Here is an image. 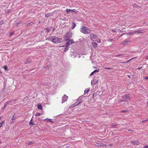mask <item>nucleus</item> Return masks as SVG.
<instances>
[{"label": "nucleus", "instance_id": "nucleus-1", "mask_svg": "<svg viewBox=\"0 0 148 148\" xmlns=\"http://www.w3.org/2000/svg\"><path fill=\"white\" fill-rule=\"evenodd\" d=\"M52 40L53 43H58L62 42V40L61 38H59L56 36H53Z\"/></svg>", "mask_w": 148, "mask_h": 148}, {"label": "nucleus", "instance_id": "nucleus-2", "mask_svg": "<svg viewBox=\"0 0 148 148\" xmlns=\"http://www.w3.org/2000/svg\"><path fill=\"white\" fill-rule=\"evenodd\" d=\"M80 31L82 33L87 34L90 32L91 31L87 27L82 26L80 29Z\"/></svg>", "mask_w": 148, "mask_h": 148}, {"label": "nucleus", "instance_id": "nucleus-3", "mask_svg": "<svg viewBox=\"0 0 148 148\" xmlns=\"http://www.w3.org/2000/svg\"><path fill=\"white\" fill-rule=\"evenodd\" d=\"M72 36V33L71 31H69L64 36V38L66 41L69 40V38H71Z\"/></svg>", "mask_w": 148, "mask_h": 148}, {"label": "nucleus", "instance_id": "nucleus-4", "mask_svg": "<svg viewBox=\"0 0 148 148\" xmlns=\"http://www.w3.org/2000/svg\"><path fill=\"white\" fill-rule=\"evenodd\" d=\"M68 97L66 95H64L62 98V103H63L64 102L66 101L67 100Z\"/></svg>", "mask_w": 148, "mask_h": 148}, {"label": "nucleus", "instance_id": "nucleus-5", "mask_svg": "<svg viewBox=\"0 0 148 148\" xmlns=\"http://www.w3.org/2000/svg\"><path fill=\"white\" fill-rule=\"evenodd\" d=\"M82 102V101L80 99H78L77 100V101L73 105V106L72 107L75 106L77 105H78L79 104L81 103Z\"/></svg>", "mask_w": 148, "mask_h": 148}, {"label": "nucleus", "instance_id": "nucleus-6", "mask_svg": "<svg viewBox=\"0 0 148 148\" xmlns=\"http://www.w3.org/2000/svg\"><path fill=\"white\" fill-rule=\"evenodd\" d=\"M122 98L123 99H130L131 98L129 95V94H126L122 96Z\"/></svg>", "mask_w": 148, "mask_h": 148}, {"label": "nucleus", "instance_id": "nucleus-7", "mask_svg": "<svg viewBox=\"0 0 148 148\" xmlns=\"http://www.w3.org/2000/svg\"><path fill=\"white\" fill-rule=\"evenodd\" d=\"M97 37V36L95 34H92L90 35V37L93 41H95Z\"/></svg>", "mask_w": 148, "mask_h": 148}, {"label": "nucleus", "instance_id": "nucleus-8", "mask_svg": "<svg viewBox=\"0 0 148 148\" xmlns=\"http://www.w3.org/2000/svg\"><path fill=\"white\" fill-rule=\"evenodd\" d=\"M135 34L137 33V34H139L140 33H143L145 32V31L143 30H139L137 31H135Z\"/></svg>", "mask_w": 148, "mask_h": 148}, {"label": "nucleus", "instance_id": "nucleus-9", "mask_svg": "<svg viewBox=\"0 0 148 148\" xmlns=\"http://www.w3.org/2000/svg\"><path fill=\"white\" fill-rule=\"evenodd\" d=\"M131 143H132L133 145H139V142L137 141H134V140H132L131 141Z\"/></svg>", "mask_w": 148, "mask_h": 148}, {"label": "nucleus", "instance_id": "nucleus-10", "mask_svg": "<svg viewBox=\"0 0 148 148\" xmlns=\"http://www.w3.org/2000/svg\"><path fill=\"white\" fill-rule=\"evenodd\" d=\"M130 42V41L127 39L125 40L122 43V45H125Z\"/></svg>", "mask_w": 148, "mask_h": 148}, {"label": "nucleus", "instance_id": "nucleus-11", "mask_svg": "<svg viewBox=\"0 0 148 148\" xmlns=\"http://www.w3.org/2000/svg\"><path fill=\"white\" fill-rule=\"evenodd\" d=\"M32 61L30 58H28L27 59L26 61L25 62V64H27L28 63H30Z\"/></svg>", "mask_w": 148, "mask_h": 148}, {"label": "nucleus", "instance_id": "nucleus-12", "mask_svg": "<svg viewBox=\"0 0 148 148\" xmlns=\"http://www.w3.org/2000/svg\"><path fill=\"white\" fill-rule=\"evenodd\" d=\"M75 10H70V9H66V11L68 13H69V12H75L74 11Z\"/></svg>", "mask_w": 148, "mask_h": 148}, {"label": "nucleus", "instance_id": "nucleus-13", "mask_svg": "<svg viewBox=\"0 0 148 148\" xmlns=\"http://www.w3.org/2000/svg\"><path fill=\"white\" fill-rule=\"evenodd\" d=\"M97 80H93L91 81V83L92 84H95L97 83Z\"/></svg>", "mask_w": 148, "mask_h": 148}, {"label": "nucleus", "instance_id": "nucleus-14", "mask_svg": "<svg viewBox=\"0 0 148 148\" xmlns=\"http://www.w3.org/2000/svg\"><path fill=\"white\" fill-rule=\"evenodd\" d=\"M53 36H51V37H49L47 38V40H48L51 41L52 42V39L53 38Z\"/></svg>", "mask_w": 148, "mask_h": 148}, {"label": "nucleus", "instance_id": "nucleus-15", "mask_svg": "<svg viewBox=\"0 0 148 148\" xmlns=\"http://www.w3.org/2000/svg\"><path fill=\"white\" fill-rule=\"evenodd\" d=\"M111 127H110V128H116V127L117 126V125L112 124L111 125Z\"/></svg>", "mask_w": 148, "mask_h": 148}, {"label": "nucleus", "instance_id": "nucleus-16", "mask_svg": "<svg viewBox=\"0 0 148 148\" xmlns=\"http://www.w3.org/2000/svg\"><path fill=\"white\" fill-rule=\"evenodd\" d=\"M133 6L134 7H136V8H137L138 9H139L140 8V6L138 5L137 4H136V3L133 4Z\"/></svg>", "mask_w": 148, "mask_h": 148}, {"label": "nucleus", "instance_id": "nucleus-17", "mask_svg": "<svg viewBox=\"0 0 148 148\" xmlns=\"http://www.w3.org/2000/svg\"><path fill=\"white\" fill-rule=\"evenodd\" d=\"M73 25L71 27V28L72 29H74L75 27L76 26V24L74 23H73Z\"/></svg>", "mask_w": 148, "mask_h": 148}, {"label": "nucleus", "instance_id": "nucleus-18", "mask_svg": "<svg viewBox=\"0 0 148 148\" xmlns=\"http://www.w3.org/2000/svg\"><path fill=\"white\" fill-rule=\"evenodd\" d=\"M29 124L30 125H35V124L34 123V122L32 121V119H31L30 122L29 123Z\"/></svg>", "mask_w": 148, "mask_h": 148}, {"label": "nucleus", "instance_id": "nucleus-19", "mask_svg": "<svg viewBox=\"0 0 148 148\" xmlns=\"http://www.w3.org/2000/svg\"><path fill=\"white\" fill-rule=\"evenodd\" d=\"M135 34V32H129L127 33V35H133Z\"/></svg>", "mask_w": 148, "mask_h": 148}, {"label": "nucleus", "instance_id": "nucleus-20", "mask_svg": "<svg viewBox=\"0 0 148 148\" xmlns=\"http://www.w3.org/2000/svg\"><path fill=\"white\" fill-rule=\"evenodd\" d=\"M70 45V43H69V42H66V48L67 47H68L69 45Z\"/></svg>", "mask_w": 148, "mask_h": 148}, {"label": "nucleus", "instance_id": "nucleus-21", "mask_svg": "<svg viewBox=\"0 0 148 148\" xmlns=\"http://www.w3.org/2000/svg\"><path fill=\"white\" fill-rule=\"evenodd\" d=\"M92 45H93V46L94 47H96L97 46V44L95 42H93L92 43Z\"/></svg>", "mask_w": 148, "mask_h": 148}, {"label": "nucleus", "instance_id": "nucleus-22", "mask_svg": "<svg viewBox=\"0 0 148 148\" xmlns=\"http://www.w3.org/2000/svg\"><path fill=\"white\" fill-rule=\"evenodd\" d=\"M38 109L42 110V107L41 105H38Z\"/></svg>", "mask_w": 148, "mask_h": 148}, {"label": "nucleus", "instance_id": "nucleus-23", "mask_svg": "<svg viewBox=\"0 0 148 148\" xmlns=\"http://www.w3.org/2000/svg\"><path fill=\"white\" fill-rule=\"evenodd\" d=\"M47 120L51 122V123L53 122V121H52V120L51 119H45L44 120V121Z\"/></svg>", "mask_w": 148, "mask_h": 148}, {"label": "nucleus", "instance_id": "nucleus-24", "mask_svg": "<svg viewBox=\"0 0 148 148\" xmlns=\"http://www.w3.org/2000/svg\"><path fill=\"white\" fill-rule=\"evenodd\" d=\"M90 89L86 88L84 90V93H86L88 92L89 90Z\"/></svg>", "mask_w": 148, "mask_h": 148}, {"label": "nucleus", "instance_id": "nucleus-25", "mask_svg": "<svg viewBox=\"0 0 148 148\" xmlns=\"http://www.w3.org/2000/svg\"><path fill=\"white\" fill-rule=\"evenodd\" d=\"M45 29L46 30V32H47V33H48L50 31H51V29H50V28H46Z\"/></svg>", "mask_w": 148, "mask_h": 148}, {"label": "nucleus", "instance_id": "nucleus-26", "mask_svg": "<svg viewBox=\"0 0 148 148\" xmlns=\"http://www.w3.org/2000/svg\"><path fill=\"white\" fill-rule=\"evenodd\" d=\"M4 121H3L1 123H0V128L1 127L2 125H3V123H4Z\"/></svg>", "mask_w": 148, "mask_h": 148}, {"label": "nucleus", "instance_id": "nucleus-27", "mask_svg": "<svg viewBox=\"0 0 148 148\" xmlns=\"http://www.w3.org/2000/svg\"><path fill=\"white\" fill-rule=\"evenodd\" d=\"M33 143H34L33 142H28L27 143V144L28 145H30L33 144Z\"/></svg>", "mask_w": 148, "mask_h": 148}, {"label": "nucleus", "instance_id": "nucleus-28", "mask_svg": "<svg viewBox=\"0 0 148 148\" xmlns=\"http://www.w3.org/2000/svg\"><path fill=\"white\" fill-rule=\"evenodd\" d=\"M125 101H126V100H125L121 99V100H119V102L121 103V102H123Z\"/></svg>", "mask_w": 148, "mask_h": 148}, {"label": "nucleus", "instance_id": "nucleus-29", "mask_svg": "<svg viewBox=\"0 0 148 148\" xmlns=\"http://www.w3.org/2000/svg\"><path fill=\"white\" fill-rule=\"evenodd\" d=\"M50 16V14L49 13H48V14H45V16L47 17H49Z\"/></svg>", "mask_w": 148, "mask_h": 148}, {"label": "nucleus", "instance_id": "nucleus-30", "mask_svg": "<svg viewBox=\"0 0 148 148\" xmlns=\"http://www.w3.org/2000/svg\"><path fill=\"white\" fill-rule=\"evenodd\" d=\"M16 117L14 115H13V116L12 117V121L14 120L16 118Z\"/></svg>", "mask_w": 148, "mask_h": 148}, {"label": "nucleus", "instance_id": "nucleus-31", "mask_svg": "<svg viewBox=\"0 0 148 148\" xmlns=\"http://www.w3.org/2000/svg\"><path fill=\"white\" fill-rule=\"evenodd\" d=\"M99 72V69H98V70H94L93 72H94V73H96V72Z\"/></svg>", "mask_w": 148, "mask_h": 148}, {"label": "nucleus", "instance_id": "nucleus-32", "mask_svg": "<svg viewBox=\"0 0 148 148\" xmlns=\"http://www.w3.org/2000/svg\"><path fill=\"white\" fill-rule=\"evenodd\" d=\"M41 115V114L39 113H37L35 115L37 116H39Z\"/></svg>", "mask_w": 148, "mask_h": 148}, {"label": "nucleus", "instance_id": "nucleus-33", "mask_svg": "<svg viewBox=\"0 0 148 148\" xmlns=\"http://www.w3.org/2000/svg\"><path fill=\"white\" fill-rule=\"evenodd\" d=\"M70 42H71V44H72L73 43H74V42L73 41V39H71L70 40Z\"/></svg>", "mask_w": 148, "mask_h": 148}, {"label": "nucleus", "instance_id": "nucleus-34", "mask_svg": "<svg viewBox=\"0 0 148 148\" xmlns=\"http://www.w3.org/2000/svg\"><path fill=\"white\" fill-rule=\"evenodd\" d=\"M123 54H118V55H116V57H119V56H122L123 55Z\"/></svg>", "mask_w": 148, "mask_h": 148}, {"label": "nucleus", "instance_id": "nucleus-35", "mask_svg": "<svg viewBox=\"0 0 148 148\" xmlns=\"http://www.w3.org/2000/svg\"><path fill=\"white\" fill-rule=\"evenodd\" d=\"M3 68L4 69V70H7V67L6 66H4Z\"/></svg>", "mask_w": 148, "mask_h": 148}, {"label": "nucleus", "instance_id": "nucleus-36", "mask_svg": "<svg viewBox=\"0 0 148 148\" xmlns=\"http://www.w3.org/2000/svg\"><path fill=\"white\" fill-rule=\"evenodd\" d=\"M21 21H18L16 23L17 25H18V24L21 23Z\"/></svg>", "mask_w": 148, "mask_h": 148}, {"label": "nucleus", "instance_id": "nucleus-37", "mask_svg": "<svg viewBox=\"0 0 148 148\" xmlns=\"http://www.w3.org/2000/svg\"><path fill=\"white\" fill-rule=\"evenodd\" d=\"M105 69H108V70H110L112 69V68H109V67H105Z\"/></svg>", "mask_w": 148, "mask_h": 148}, {"label": "nucleus", "instance_id": "nucleus-38", "mask_svg": "<svg viewBox=\"0 0 148 148\" xmlns=\"http://www.w3.org/2000/svg\"><path fill=\"white\" fill-rule=\"evenodd\" d=\"M4 23V21H1L0 22V25H1L3 24Z\"/></svg>", "mask_w": 148, "mask_h": 148}, {"label": "nucleus", "instance_id": "nucleus-39", "mask_svg": "<svg viewBox=\"0 0 148 148\" xmlns=\"http://www.w3.org/2000/svg\"><path fill=\"white\" fill-rule=\"evenodd\" d=\"M11 101H8L6 102V104L7 105V104H9L10 103H11Z\"/></svg>", "mask_w": 148, "mask_h": 148}, {"label": "nucleus", "instance_id": "nucleus-40", "mask_svg": "<svg viewBox=\"0 0 148 148\" xmlns=\"http://www.w3.org/2000/svg\"><path fill=\"white\" fill-rule=\"evenodd\" d=\"M134 58H132V59H130L128 60L127 62H126L127 63L129 62L132 60V59H133Z\"/></svg>", "mask_w": 148, "mask_h": 148}, {"label": "nucleus", "instance_id": "nucleus-41", "mask_svg": "<svg viewBox=\"0 0 148 148\" xmlns=\"http://www.w3.org/2000/svg\"><path fill=\"white\" fill-rule=\"evenodd\" d=\"M148 121V119H146V120H145L142 121H141V122H144L146 121Z\"/></svg>", "mask_w": 148, "mask_h": 148}, {"label": "nucleus", "instance_id": "nucleus-42", "mask_svg": "<svg viewBox=\"0 0 148 148\" xmlns=\"http://www.w3.org/2000/svg\"><path fill=\"white\" fill-rule=\"evenodd\" d=\"M7 106V105L6 104V103H5L4 106L3 107V109H5L6 108Z\"/></svg>", "mask_w": 148, "mask_h": 148}, {"label": "nucleus", "instance_id": "nucleus-43", "mask_svg": "<svg viewBox=\"0 0 148 148\" xmlns=\"http://www.w3.org/2000/svg\"><path fill=\"white\" fill-rule=\"evenodd\" d=\"M14 34V33L13 32H12L10 33V36H12Z\"/></svg>", "mask_w": 148, "mask_h": 148}, {"label": "nucleus", "instance_id": "nucleus-44", "mask_svg": "<svg viewBox=\"0 0 148 148\" xmlns=\"http://www.w3.org/2000/svg\"><path fill=\"white\" fill-rule=\"evenodd\" d=\"M127 111L126 110H122L121 111L122 112H127Z\"/></svg>", "mask_w": 148, "mask_h": 148}, {"label": "nucleus", "instance_id": "nucleus-45", "mask_svg": "<svg viewBox=\"0 0 148 148\" xmlns=\"http://www.w3.org/2000/svg\"><path fill=\"white\" fill-rule=\"evenodd\" d=\"M94 73V72H92V73H91L90 74V76L92 75H93Z\"/></svg>", "mask_w": 148, "mask_h": 148}, {"label": "nucleus", "instance_id": "nucleus-46", "mask_svg": "<svg viewBox=\"0 0 148 148\" xmlns=\"http://www.w3.org/2000/svg\"><path fill=\"white\" fill-rule=\"evenodd\" d=\"M144 148H148V145H146L144 147Z\"/></svg>", "mask_w": 148, "mask_h": 148}, {"label": "nucleus", "instance_id": "nucleus-47", "mask_svg": "<svg viewBox=\"0 0 148 148\" xmlns=\"http://www.w3.org/2000/svg\"><path fill=\"white\" fill-rule=\"evenodd\" d=\"M142 68V67H138L137 68V69L138 70H140V69H141Z\"/></svg>", "mask_w": 148, "mask_h": 148}, {"label": "nucleus", "instance_id": "nucleus-48", "mask_svg": "<svg viewBox=\"0 0 148 148\" xmlns=\"http://www.w3.org/2000/svg\"><path fill=\"white\" fill-rule=\"evenodd\" d=\"M55 30V28H53L52 29V32H54Z\"/></svg>", "mask_w": 148, "mask_h": 148}, {"label": "nucleus", "instance_id": "nucleus-49", "mask_svg": "<svg viewBox=\"0 0 148 148\" xmlns=\"http://www.w3.org/2000/svg\"><path fill=\"white\" fill-rule=\"evenodd\" d=\"M144 78L145 79H148V77H144Z\"/></svg>", "mask_w": 148, "mask_h": 148}, {"label": "nucleus", "instance_id": "nucleus-50", "mask_svg": "<svg viewBox=\"0 0 148 148\" xmlns=\"http://www.w3.org/2000/svg\"><path fill=\"white\" fill-rule=\"evenodd\" d=\"M121 63H123V64H124V63H127V62H121Z\"/></svg>", "mask_w": 148, "mask_h": 148}, {"label": "nucleus", "instance_id": "nucleus-51", "mask_svg": "<svg viewBox=\"0 0 148 148\" xmlns=\"http://www.w3.org/2000/svg\"><path fill=\"white\" fill-rule=\"evenodd\" d=\"M112 31L114 32H116V31L115 29H113Z\"/></svg>", "mask_w": 148, "mask_h": 148}, {"label": "nucleus", "instance_id": "nucleus-52", "mask_svg": "<svg viewBox=\"0 0 148 148\" xmlns=\"http://www.w3.org/2000/svg\"><path fill=\"white\" fill-rule=\"evenodd\" d=\"M146 58L147 59H148V55L146 57Z\"/></svg>", "mask_w": 148, "mask_h": 148}, {"label": "nucleus", "instance_id": "nucleus-53", "mask_svg": "<svg viewBox=\"0 0 148 148\" xmlns=\"http://www.w3.org/2000/svg\"><path fill=\"white\" fill-rule=\"evenodd\" d=\"M122 34L120 36V37H121L123 34Z\"/></svg>", "mask_w": 148, "mask_h": 148}, {"label": "nucleus", "instance_id": "nucleus-54", "mask_svg": "<svg viewBox=\"0 0 148 148\" xmlns=\"http://www.w3.org/2000/svg\"><path fill=\"white\" fill-rule=\"evenodd\" d=\"M98 43H100L101 42V40H99V42L98 41Z\"/></svg>", "mask_w": 148, "mask_h": 148}, {"label": "nucleus", "instance_id": "nucleus-55", "mask_svg": "<svg viewBox=\"0 0 148 148\" xmlns=\"http://www.w3.org/2000/svg\"><path fill=\"white\" fill-rule=\"evenodd\" d=\"M127 76L128 77H130V76L129 75H127Z\"/></svg>", "mask_w": 148, "mask_h": 148}, {"label": "nucleus", "instance_id": "nucleus-56", "mask_svg": "<svg viewBox=\"0 0 148 148\" xmlns=\"http://www.w3.org/2000/svg\"><path fill=\"white\" fill-rule=\"evenodd\" d=\"M128 131H131V132H132V130H128Z\"/></svg>", "mask_w": 148, "mask_h": 148}, {"label": "nucleus", "instance_id": "nucleus-57", "mask_svg": "<svg viewBox=\"0 0 148 148\" xmlns=\"http://www.w3.org/2000/svg\"><path fill=\"white\" fill-rule=\"evenodd\" d=\"M67 48L68 47H67L66 48V47L65 48V49L64 51H65L66 49H67Z\"/></svg>", "mask_w": 148, "mask_h": 148}, {"label": "nucleus", "instance_id": "nucleus-58", "mask_svg": "<svg viewBox=\"0 0 148 148\" xmlns=\"http://www.w3.org/2000/svg\"><path fill=\"white\" fill-rule=\"evenodd\" d=\"M94 68L95 69H96L97 68V67H94Z\"/></svg>", "mask_w": 148, "mask_h": 148}, {"label": "nucleus", "instance_id": "nucleus-59", "mask_svg": "<svg viewBox=\"0 0 148 148\" xmlns=\"http://www.w3.org/2000/svg\"><path fill=\"white\" fill-rule=\"evenodd\" d=\"M1 143V140H0V143Z\"/></svg>", "mask_w": 148, "mask_h": 148}, {"label": "nucleus", "instance_id": "nucleus-60", "mask_svg": "<svg viewBox=\"0 0 148 148\" xmlns=\"http://www.w3.org/2000/svg\"><path fill=\"white\" fill-rule=\"evenodd\" d=\"M147 105H148V101H147Z\"/></svg>", "mask_w": 148, "mask_h": 148}, {"label": "nucleus", "instance_id": "nucleus-61", "mask_svg": "<svg viewBox=\"0 0 148 148\" xmlns=\"http://www.w3.org/2000/svg\"><path fill=\"white\" fill-rule=\"evenodd\" d=\"M30 23H29L28 24L30 25Z\"/></svg>", "mask_w": 148, "mask_h": 148}, {"label": "nucleus", "instance_id": "nucleus-62", "mask_svg": "<svg viewBox=\"0 0 148 148\" xmlns=\"http://www.w3.org/2000/svg\"><path fill=\"white\" fill-rule=\"evenodd\" d=\"M120 31L121 32H122V31H121V30Z\"/></svg>", "mask_w": 148, "mask_h": 148}, {"label": "nucleus", "instance_id": "nucleus-63", "mask_svg": "<svg viewBox=\"0 0 148 148\" xmlns=\"http://www.w3.org/2000/svg\"><path fill=\"white\" fill-rule=\"evenodd\" d=\"M0 73H1V72L0 71Z\"/></svg>", "mask_w": 148, "mask_h": 148}]
</instances>
